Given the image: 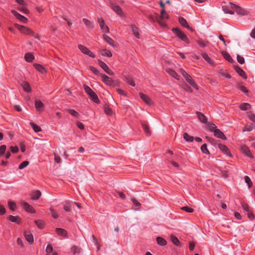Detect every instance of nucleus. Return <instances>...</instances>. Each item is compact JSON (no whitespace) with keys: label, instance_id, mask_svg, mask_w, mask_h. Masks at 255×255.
I'll return each mask as SVG.
<instances>
[{"label":"nucleus","instance_id":"1","mask_svg":"<svg viewBox=\"0 0 255 255\" xmlns=\"http://www.w3.org/2000/svg\"><path fill=\"white\" fill-rule=\"evenodd\" d=\"M172 32L176 35L183 41L186 43H189V40L187 36L182 32L178 27L173 28L172 29Z\"/></svg>","mask_w":255,"mask_h":255},{"label":"nucleus","instance_id":"2","mask_svg":"<svg viewBox=\"0 0 255 255\" xmlns=\"http://www.w3.org/2000/svg\"><path fill=\"white\" fill-rule=\"evenodd\" d=\"M234 7H235V4L230 2L229 4L223 5L222 9L225 13L233 14L234 13Z\"/></svg>","mask_w":255,"mask_h":255},{"label":"nucleus","instance_id":"3","mask_svg":"<svg viewBox=\"0 0 255 255\" xmlns=\"http://www.w3.org/2000/svg\"><path fill=\"white\" fill-rule=\"evenodd\" d=\"M78 48L84 54H86L92 58L95 57V55L86 46L83 45H79Z\"/></svg>","mask_w":255,"mask_h":255},{"label":"nucleus","instance_id":"4","mask_svg":"<svg viewBox=\"0 0 255 255\" xmlns=\"http://www.w3.org/2000/svg\"><path fill=\"white\" fill-rule=\"evenodd\" d=\"M99 65L109 75H114V73L109 68L108 66L103 61L99 60Z\"/></svg>","mask_w":255,"mask_h":255},{"label":"nucleus","instance_id":"5","mask_svg":"<svg viewBox=\"0 0 255 255\" xmlns=\"http://www.w3.org/2000/svg\"><path fill=\"white\" fill-rule=\"evenodd\" d=\"M110 6L112 9L120 16H123L124 15V13L122 8L118 5L112 3Z\"/></svg>","mask_w":255,"mask_h":255},{"label":"nucleus","instance_id":"6","mask_svg":"<svg viewBox=\"0 0 255 255\" xmlns=\"http://www.w3.org/2000/svg\"><path fill=\"white\" fill-rule=\"evenodd\" d=\"M100 76L103 82L107 85L111 86L114 82L112 79L104 74H101Z\"/></svg>","mask_w":255,"mask_h":255},{"label":"nucleus","instance_id":"7","mask_svg":"<svg viewBox=\"0 0 255 255\" xmlns=\"http://www.w3.org/2000/svg\"><path fill=\"white\" fill-rule=\"evenodd\" d=\"M98 21L103 32L105 33H109V28L108 26L105 24L104 19L103 18H99Z\"/></svg>","mask_w":255,"mask_h":255},{"label":"nucleus","instance_id":"8","mask_svg":"<svg viewBox=\"0 0 255 255\" xmlns=\"http://www.w3.org/2000/svg\"><path fill=\"white\" fill-rule=\"evenodd\" d=\"M218 147L225 155L229 156H232L229 149L224 144H218Z\"/></svg>","mask_w":255,"mask_h":255},{"label":"nucleus","instance_id":"9","mask_svg":"<svg viewBox=\"0 0 255 255\" xmlns=\"http://www.w3.org/2000/svg\"><path fill=\"white\" fill-rule=\"evenodd\" d=\"M123 80L127 82L128 85L133 87L135 86V83L133 81L131 76L128 74L123 75Z\"/></svg>","mask_w":255,"mask_h":255},{"label":"nucleus","instance_id":"10","mask_svg":"<svg viewBox=\"0 0 255 255\" xmlns=\"http://www.w3.org/2000/svg\"><path fill=\"white\" fill-rule=\"evenodd\" d=\"M235 11L239 15H244L247 14V11L236 4H235V7H234V12Z\"/></svg>","mask_w":255,"mask_h":255},{"label":"nucleus","instance_id":"11","mask_svg":"<svg viewBox=\"0 0 255 255\" xmlns=\"http://www.w3.org/2000/svg\"><path fill=\"white\" fill-rule=\"evenodd\" d=\"M140 98L148 105H151L152 102L151 99L147 95L142 93H139Z\"/></svg>","mask_w":255,"mask_h":255},{"label":"nucleus","instance_id":"12","mask_svg":"<svg viewBox=\"0 0 255 255\" xmlns=\"http://www.w3.org/2000/svg\"><path fill=\"white\" fill-rule=\"evenodd\" d=\"M241 151L245 155L250 158H252L254 157L252 154L251 153L249 148L246 146H244L242 147Z\"/></svg>","mask_w":255,"mask_h":255},{"label":"nucleus","instance_id":"13","mask_svg":"<svg viewBox=\"0 0 255 255\" xmlns=\"http://www.w3.org/2000/svg\"><path fill=\"white\" fill-rule=\"evenodd\" d=\"M214 133V135L218 138H220L224 139V140H225L227 139L226 136L223 133V132L222 131H221L219 128L215 129Z\"/></svg>","mask_w":255,"mask_h":255},{"label":"nucleus","instance_id":"14","mask_svg":"<svg viewBox=\"0 0 255 255\" xmlns=\"http://www.w3.org/2000/svg\"><path fill=\"white\" fill-rule=\"evenodd\" d=\"M19 30L24 34L27 35H31L34 33V32L32 30L24 26H21L19 28Z\"/></svg>","mask_w":255,"mask_h":255},{"label":"nucleus","instance_id":"15","mask_svg":"<svg viewBox=\"0 0 255 255\" xmlns=\"http://www.w3.org/2000/svg\"><path fill=\"white\" fill-rule=\"evenodd\" d=\"M13 14L14 16L18 19L19 20L22 21V22L25 23L28 21V19L27 18H26L25 16L21 15L20 14L18 13V12L16 11L13 12Z\"/></svg>","mask_w":255,"mask_h":255},{"label":"nucleus","instance_id":"16","mask_svg":"<svg viewBox=\"0 0 255 255\" xmlns=\"http://www.w3.org/2000/svg\"><path fill=\"white\" fill-rule=\"evenodd\" d=\"M197 116L199 120L203 124H206L207 123V119L205 115L199 112H196Z\"/></svg>","mask_w":255,"mask_h":255},{"label":"nucleus","instance_id":"17","mask_svg":"<svg viewBox=\"0 0 255 255\" xmlns=\"http://www.w3.org/2000/svg\"><path fill=\"white\" fill-rule=\"evenodd\" d=\"M178 20L180 24L182 26L187 28L188 29L191 30V28L189 26L186 20L184 18L182 17H179Z\"/></svg>","mask_w":255,"mask_h":255},{"label":"nucleus","instance_id":"18","mask_svg":"<svg viewBox=\"0 0 255 255\" xmlns=\"http://www.w3.org/2000/svg\"><path fill=\"white\" fill-rule=\"evenodd\" d=\"M91 100H92L94 102L97 104H99L100 103V101L98 98L97 95L94 91L90 94L88 95Z\"/></svg>","mask_w":255,"mask_h":255},{"label":"nucleus","instance_id":"19","mask_svg":"<svg viewBox=\"0 0 255 255\" xmlns=\"http://www.w3.org/2000/svg\"><path fill=\"white\" fill-rule=\"evenodd\" d=\"M24 236L26 241L30 244L33 243L34 241L33 237L29 232H25Z\"/></svg>","mask_w":255,"mask_h":255},{"label":"nucleus","instance_id":"20","mask_svg":"<svg viewBox=\"0 0 255 255\" xmlns=\"http://www.w3.org/2000/svg\"><path fill=\"white\" fill-rule=\"evenodd\" d=\"M23 207L25 209V210L28 212L30 213H35V211L29 204L27 203H24L23 204Z\"/></svg>","mask_w":255,"mask_h":255},{"label":"nucleus","instance_id":"21","mask_svg":"<svg viewBox=\"0 0 255 255\" xmlns=\"http://www.w3.org/2000/svg\"><path fill=\"white\" fill-rule=\"evenodd\" d=\"M56 232L57 234L62 237H67V231L61 228H56Z\"/></svg>","mask_w":255,"mask_h":255},{"label":"nucleus","instance_id":"22","mask_svg":"<svg viewBox=\"0 0 255 255\" xmlns=\"http://www.w3.org/2000/svg\"><path fill=\"white\" fill-rule=\"evenodd\" d=\"M41 193L39 190H36L33 191L31 194V199L32 200H37L41 196Z\"/></svg>","mask_w":255,"mask_h":255},{"label":"nucleus","instance_id":"23","mask_svg":"<svg viewBox=\"0 0 255 255\" xmlns=\"http://www.w3.org/2000/svg\"><path fill=\"white\" fill-rule=\"evenodd\" d=\"M36 109L38 111H42L44 108V104L40 101L36 100L35 103Z\"/></svg>","mask_w":255,"mask_h":255},{"label":"nucleus","instance_id":"24","mask_svg":"<svg viewBox=\"0 0 255 255\" xmlns=\"http://www.w3.org/2000/svg\"><path fill=\"white\" fill-rule=\"evenodd\" d=\"M167 72L171 76L175 79L177 80H179L180 76L174 70L172 69H168L167 70Z\"/></svg>","mask_w":255,"mask_h":255},{"label":"nucleus","instance_id":"25","mask_svg":"<svg viewBox=\"0 0 255 255\" xmlns=\"http://www.w3.org/2000/svg\"><path fill=\"white\" fill-rule=\"evenodd\" d=\"M186 81L193 88L198 89L197 85L195 81L193 80L192 78L189 76L188 78H186Z\"/></svg>","mask_w":255,"mask_h":255},{"label":"nucleus","instance_id":"26","mask_svg":"<svg viewBox=\"0 0 255 255\" xmlns=\"http://www.w3.org/2000/svg\"><path fill=\"white\" fill-rule=\"evenodd\" d=\"M103 38L111 46L113 47H115L114 45V41L113 39H112L111 37H110L109 36L104 34L103 35Z\"/></svg>","mask_w":255,"mask_h":255},{"label":"nucleus","instance_id":"27","mask_svg":"<svg viewBox=\"0 0 255 255\" xmlns=\"http://www.w3.org/2000/svg\"><path fill=\"white\" fill-rule=\"evenodd\" d=\"M130 28L135 37L137 38H139V34L137 27L135 25L132 24L130 25Z\"/></svg>","mask_w":255,"mask_h":255},{"label":"nucleus","instance_id":"28","mask_svg":"<svg viewBox=\"0 0 255 255\" xmlns=\"http://www.w3.org/2000/svg\"><path fill=\"white\" fill-rule=\"evenodd\" d=\"M33 66L34 67L41 73L43 74L46 72L45 69L41 65L39 64H34Z\"/></svg>","mask_w":255,"mask_h":255},{"label":"nucleus","instance_id":"29","mask_svg":"<svg viewBox=\"0 0 255 255\" xmlns=\"http://www.w3.org/2000/svg\"><path fill=\"white\" fill-rule=\"evenodd\" d=\"M235 69L240 76H241V77H242L244 78H245V79L247 78L246 73H245V71L242 69H241L239 67H235Z\"/></svg>","mask_w":255,"mask_h":255},{"label":"nucleus","instance_id":"30","mask_svg":"<svg viewBox=\"0 0 255 255\" xmlns=\"http://www.w3.org/2000/svg\"><path fill=\"white\" fill-rule=\"evenodd\" d=\"M203 58L204 59V60L207 61L209 64L211 65L214 64V61L212 60V59L208 56V55L207 53H203L202 54Z\"/></svg>","mask_w":255,"mask_h":255},{"label":"nucleus","instance_id":"31","mask_svg":"<svg viewBox=\"0 0 255 255\" xmlns=\"http://www.w3.org/2000/svg\"><path fill=\"white\" fill-rule=\"evenodd\" d=\"M22 87L23 88L24 90L27 93H29L31 91V87L29 83L27 82H23L22 84Z\"/></svg>","mask_w":255,"mask_h":255},{"label":"nucleus","instance_id":"32","mask_svg":"<svg viewBox=\"0 0 255 255\" xmlns=\"http://www.w3.org/2000/svg\"><path fill=\"white\" fill-rule=\"evenodd\" d=\"M82 20L87 27H88L89 28H91V29L94 28V25L92 21H91L89 20L88 19H86L85 18H83Z\"/></svg>","mask_w":255,"mask_h":255},{"label":"nucleus","instance_id":"33","mask_svg":"<svg viewBox=\"0 0 255 255\" xmlns=\"http://www.w3.org/2000/svg\"><path fill=\"white\" fill-rule=\"evenodd\" d=\"M72 202H66L64 205V209L67 212H71Z\"/></svg>","mask_w":255,"mask_h":255},{"label":"nucleus","instance_id":"34","mask_svg":"<svg viewBox=\"0 0 255 255\" xmlns=\"http://www.w3.org/2000/svg\"><path fill=\"white\" fill-rule=\"evenodd\" d=\"M8 219L12 222L16 223L17 224H20V218L18 216H13L10 215Z\"/></svg>","mask_w":255,"mask_h":255},{"label":"nucleus","instance_id":"35","mask_svg":"<svg viewBox=\"0 0 255 255\" xmlns=\"http://www.w3.org/2000/svg\"><path fill=\"white\" fill-rule=\"evenodd\" d=\"M157 244L161 246H165L167 244L166 240L162 237H158L156 239Z\"/></svg>","mask_w":255,"mask_h":255},{"label":"nucleus","instance_id":"36","mask_svg":"<svg viewBox=\"0 0 255 255\" xmlns=\"http://www.w3.org/2000/svg\"><path fill=\"white\" fill-rule=\"evenodd\" d=\"M101 54L102 56L111 57L112 56V53L111 52L107 49H104L101 52Z\"/></svg>","mask_w":255,"mask_h":255},{"label":"nucleus","instance_id":"37","mask_svg":"<svg viewBox=\"0 0 255 255\" xmlns=\"http://www.w3.org/2000/svg\"><path fill=\"white\" fill-rule=\"evenodd\" d=\"M183 138L186 141L188 142H192L194 140L193 136L190 135L186 132L184 133Z\"/></svg>","mask_w":255,"mask_h":255},{"label":"nucleus","instance_id":"38","mask_svg":"<svg viewBox=\"0 0 255 255\" xmlns=\"http://www.w3.org/2000/svg\"><path fill=\"white\" fill-rule=\"evenodd\" d=\"M24 58L27 62H31L34 59V56L31 53H27L25 54Z\"/></svg>","mask_w":255,"mask_h":255},{"label":"nucleus","instance_id":"39","mask_svg":"<svg viewBox=\"0 0 255 255\" xmlns=\"http://www.w3.org/2000/svg\"><path fill=\"white\" fill-rule=\"evenodd\" d=\"M141 125H142V128H143V130L144 131V132L147 134V135H150V132L149 128L148 125L146 123H143V122L142 123Z\"/></svg>","mask_w":255,"mask_h":255},{"label":"nucleus","instance_id":"40","mask_svg":"<svg viewBox=\"0 0 255 255\" xmlns=\"http://www.w3.org/2000/svg\"><path fill=\"white\" fill-rule=\"evenodd\" d=\"M240 108L243 111H246L251 108V105L249 103H244L240 105Z\"/></svg>","mask_w":255,"mask_h":255},{"label":"nucleus","instance_id":"41","mask_svg":"<svg viewBox=\"0 0 255 255\" xmlns=\"http://www.w3.org/2000/svg\"><path fill=\"white\" fill-rule=\"evenodd\" d=\"M171 240L172 243L177 246H179L180 245L179 240L176 237L174 236H171Z\"/></svg>","mask_w":255,"mask_h":255},{"label":"nucleus","instance_id":"42","mask_svg":"<svg viewBox=\"0 0 255 255\" xmlns=\"http://www.w3.org/2000/svg\"><path fill=\"white\" fill-rule=\"evenodd\" d=\"M35 224L40 229H42L44 228L45 224L43 220H38L35 221Z\"/></svg>","mask_w":255,"mask_h":255},{"label":"nucleus","instance_id":"43","mask_svg":"<svg viewBox=\"0 0 255 255\" xmlns=\"http://www.w3.org/2000/svg\"><path fill=\"white\" fill-rule=\"evenodd\" d=\"M30 125L35 132H38L41 130V128L33 123H30Z\"/></svg>","mask_w":255,"mask_h":255},{"label":"nucleus","instance_id":"44","mask_svg":"<svg viewBox=\"0 0 255 255\" xmlns=\"http://www.w3.org/2000/svg\"><path fill=\"white\" fill-rule=\"evenodd\" d=\"M71 251L74 255H78L80 253V249L77 246H73L71 248Z\"/></svg>","mask_w":255,"mask_h":255},{"label":"nucleus","instance_id":"45","mask_svg":"<svg viewBox=\"0 0 255 255\" xmlns=\"http://www.w3.org/2000/svg\"><path fill=\"white\" fill-rule=\"evenodd\" d=\"M219 74L222 76L227 78V79H230L231 78V76L225 72L223 70H220L219 71Z\"/></svg>","mask_w":255,"mask_h":255},{"label":"nucleus","instance_id":"46","mask_svg":"<svg viewBox=\"0 0 255 255\" xmlns=\"http://www.w3.org/2000/svg\"><path fill=\"white\" fill-rule=\"evenodd\" d=\"M201 150L202 151V152L206 154H210V152L208 150V149H207V144H203L201 147Z\"/></svg>","mask_w":255,"mask_h":255},{"label":"nucleus","instance_id":"47","mask_svg":"<svg viewBox=\"0 0 255 255\" xmlns=\"http://www.w3.org/2000/svg\"><path fill=\"white\" fill-rule=\"evenodd\" d=\"M85 92L89 95L91 93H92L94 91L89 86L84 85L83 86Z\"/></svg>","mask_w":255,"mask_h":255},{"label":"nucleus","instance_id":"48","mask_svg":"<svg viewBox=\"0 0 255 255\" xmlns=\"http://www.w3.org/2000/svg\"><path fill=\"white\" fill-rule=\"evenodd\" d=\"M8 207L10 210L14 211L16 208V204L13 202L8 201Z\"/></svg>","mask_w":255,"mask_h":255},{"label":"nucleus","instance_id":"49","mask_svg":"<svg viewBox=\"0 0 255 255\" xmlns=\"http://www.w3.org/2000/svg\"><path fill=\"white\" fill-rule=\"evenodd\" d=\"M28 164L29 162L28 161H24L19 165L18 168L19 169H22L26 167Z\"/></svg>","mask_w":255,"mask_h":255},{"label":"nucleus","instance_id":"50","mask_svg":"<svg viewBox=\"0 0 255 255\" xmlns=\"http://www.w3.org/2000/svg\"><path fill=\"white\" fill-rule=\"evenodd\" d=\"M208 127L209 130L212 132H214L215 129H217L216 126L214 124H208Z\"/></svg>","mask_w":255,"mask_h":255},{"label":"nucleus","instance_id":"51","mask_svg":"<svg viewBox=\"0 0 255 255\" xmlns=\"http://www.w3.org/2000/svg\"><path fill=\"white\" fill-rule=\"evenodd\" d=\"M90 70L95 75L100 76L101 73H100V71L98 69L95 68L93 66H91L90 67Z\"/></svg>","mask_w":255,"mask_h":255},{"label":"nucleus","instance_id":"52","mask_svg":"<svg viewBox=\"0 0 255 255\" xmlns=\"http://www.w3.org/2000/svg\"><path fill=\"white\" fill-rule=\"evenodd\" d=\"M245 182L248 185L249 188H250L252 185V182L250 178L248 176H246L245 177Z\"/></svg>","mask_w":255,"mask_h":255},{"label":"nucleus","instance_id":"53","mask_svg":"<svg viewBox=\"0 0 255 255\" xmlns=\"http://www.w3.org/2000/svg\"><path fill=\"white\" fill-rule=\"evenodd\" d=\"M69 113L72 115L73 117H75L77 118L79 117V113L74 110H69Z\"/></svg>","mask_w":255,"mask_h":255},{"label":"nucleus","instance_id":"54","mask_svg":"<svg viewBox=\"0 0 255 255\" xmlns=\"http://www.w3.org/2000/svg\"><path fill=\"white\" fill-rule=\"evenodd\" d=\"M50 211L52 216L54 219H57L58 218L59 216L55 210L53 209H50Z\"/></svg>","mask_w":255,"mask_h":255},{"label":"nucleus","instance_id":"55","mask_svg":"<svg viewBox=\"0 0 255 255\" xmlns=\"http://www.w3.org/2000/svg\"><path fill=\"white\" fill-rule=\"evenodd\" d=\"M181 209L188 213H192L194 211V210L192 208L187 206L182 207Z\"/></svg>","mask_w":255,"mask_h":255},{"label":"nucleus","instance_id":"56","mask_svg":"<svg viewBox=\"0 0 255 255\" xmlns=\"http://www.w3.org/2000/svg\"><path fill=\"white\" fill-rule=\"evenodd\" d=\"M248 117L252 122H255V115L251 112L248 113Z\"/></svg>","mask_w":255,"mask_h":255},{"label":"nucleus","instance_id":"57","mask_svg":"<svg viewBox=\"0 0 255 255\" xmlns=\"http://www.w3.org/2000/svg\"><path fill=\"white\" fill-rule=\"evenodd\" d=\"M197 42L202 47H205L208 44V42H204V41L202 40H198Z\"/></svg>","mask_w":255,"mask_h":255},{"label":"nucleus","instance_id":"58","mask_svg":"<svg viewBox=\"0 0 255 255\" xmlns=\"http://www.w3.org/2000/svg\"><path fill=\"white\" fill-rule=\"evenodd\" d=\"M182 88L185 91H186L187 92H192V90H191V88L187 84H183L182 86Z\"/></svg>","mask_w":255,"mask_h":255},{"label":"nucleus","instance_id":"59","mask_svg":"<svg viewBox=\"0 0 255 255\" xmlns=\"http://www.w3.org/2000/svg\"><path fill=\"white\" fill-rule=\"evenodd\" d=\"M207 138H208L209 142L213 145H216L217 144V141L216 140L212 137H206Z\"/></svg>","mask_w":255,"mask_h":255},{"label":"nucleus","instance_id":"60","mask_svg":"<svg viewBox=\"0 0 255 255\" xmlns=\"http://www.w3.org/2000/svg\"><path fill=\"white\" fill-rule=\"evenodd\" d=\"M6 147L5 145H2L0 146V156H1L4 154L6 150Z\"/></svg>","mask_w":255,"mask_h":255},{"label":"nucleus","instance_id":"61","mask_svg":"<svg viewBox=\"0 0 255 255\" xmlns=\"http://www.w3.org/2000/svg\"><path fill=\"white\" fill-rule=\"evenodd\" d=\"M242 208H243V209L245 211L248 212H249L250 211V210L249 206V205L247 203H243L242 204Z\"/></svg>","mask_w":255,"mask_h":255},{"label":"nucleus","instance_id":"62","mask_svg":"<svg viewBox=\"0 0 255 255\" xmlns=\"http://www.w3.org/2000/svg\"><path fill=\"white\" fill-rule=\"evenodd\" d=\"M237 58L238 62L240 64H243V63H244L245 59H244V58L243 57H242V56L238 55L237 57Z\"/></svg>","mask_w":255,"mask_h":255},{"label":"nucleus","instance_id":"63","mask_svg":"<svg viewBox=\"0 0 255 255\" xmlns=\"http://www.w3.org/2000/svg\"><path fill=\"white\" fill-rule=\"evenodd\" d=\"M238 88L245 93H247L248 92V90H247V89L243 85H239Z\"/></svg>","mask_w":255,"mask_h":255},{"label":"nucleus","instance_id":"64","mask_svg":"<svg viewBox=\"0 0 255 255\" xmlns=\"http://www.w3.org/2000/svg\"><path fill=\"white\" fill-rule=\"evenodd\" d=\"M53 251V247L51 245H48L46 248V252L48 254L51 253Z\"/></svg>","mask_w":255,"mask_h":255}]
</instances>
